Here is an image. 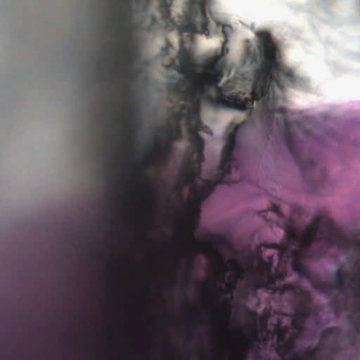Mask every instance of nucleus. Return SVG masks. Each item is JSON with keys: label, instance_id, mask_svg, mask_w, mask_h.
Returning a JSON list of instances; mask_svg holds the SVG:
<instances>
[{"label": "nucleus", "instance_id": "obj_1", "mask_svg": "<svg viewBox=\"0 0 360 360\" xmlns=\"http://www.w3.org/2000/svg\"><path fill=\"white\" fill-rule=\"evenodd\" d=\"M257 35L259 38L258 49L262 56V65L255 73L252 98H241L243 95L241 92L235 95H226V93L233 89V84L228 82L219 86L224 75L212 72L197 84L195 93L200 99L214 109L246 110L252 108L253 100L262 98V111L266 124L272 127L275 122L276 127L282 131L285 144L300 169L302 171H314L315 165L312 159H301L300 152L291 131V123L286 117V109L276 106L279 94H283L286 87L292 86L296 78L291 69L281 65L277 60L278 50L270 34L262 31L257 32Z\"/></svg>", "mask_w": 360, "mask_h": 360}, {"label": "nucleus", "instance_id": "obj_2", "mask_svg": "<svg viewBox=\"0 0 360 360\" xmlns=\"http://www.w3.org/2000/svg\"><path fill=\"white\" fill-rule=\"evenodd\" d=\"M340 336V330L337 326H330L321 330L319 343L315 347L306 348L302 354L294 352L295 338H290L285 341L283 335L278 336V342L284 343L279 345L277 354L283 360H354L353 355H346V350L337 343Z\"/></svg>", "mask_w": 360, "mask_h": 360}, {"label": "nucleus", "instance_id": "obj_3", "mask_svg": "<svg viewBox=\"0 0 360 360\" xmlns=\"http://www.w3.org/2000/svg\"><path fill=\"white\" fill-rule=\"evenodd\" d=\"M193 6L185 20L180 25V31L182 33L204 34L210 36L213 30L217 32L222 27L221 32L225 43H228L229 37L233 32V27L229 25H223L214 17L213 13L206 8V0H191Z\"/></svg>", "mask_w": 360, "mask_h": 360}, {"label": "nucleus", "instance_id": "obj_4", "mask_svg": "<svg viewBox=\"0 0 360 360\" xmlns=\"http://www.w3.org/2000/svg\"><path fill=\"white\" fill-rule=\"evenodd\" d=\"M176 120L185 121L190 135V142L194 148L193 153L197 154V159L203 160L204 140L198 134L202 122L199 118V105H195L193 108L188 105H182L180 110L175 114Z\"/></svg>", "mask_w": 360, "mask_h": 360}, {"label": "nucleus", "instance_id": "obj_5", "mask_svg": "<svg viewBox=\"0 0 360 360\" xmlns=\"http://www.w3.org/2000/svg\"><path fill=\"white\" fill-rule=\"evenodd\" d=\"M245 123H240L235 126L231 131L229 132L227 141L223 148L222 158L219 165V170L230 173L231 172V165H234L236 169L240 173L242 172L243 165L233 158V151L237 144V137Z\"/></svg>", "mask_w": 360, "mask_h": 360}, {"label": "nucleus", "instance_id": "obj_6", "mask_svg": "<svg viewBox=\"0 0 360 360\" xmlns=\"http://www.w3.org/2000/svg\"><path fill=\"white\" fill-rule=\"evenodd\" d=\"M321 227L320 221L317 220L311 226L307 227L304 230L302 233V237L295 231H290L287 233V238L292 245H300V248L305 249V250L310 251L311 244L320 240L318 235Z\"/></svg>", "mask_w": 360, "mask_h": 360}, {"label": "nucleus", "instance_id": "obj_7", "mask_svg": "<svg viewBox=\"0 0 360 360\" xmlns=\"http://www.w3.org/2000/svg\"><path fill=\"white\" fill-rule=\"evenodd\" d=\"M177 58L179 60L178 63L175 62H172V63L174 69L182 75H193L195 77L196 76L195 73L196 64L191 60L189 51L186 48L182 47L180 49Z\"/></svg>", "mask_w": 360, "mask_h": 360}, {"label": "nucleus", "instance_id": "obj_8", "mask_svg": "<svg viewBox=\"0 0 360 360\" xmlns=\"http://www.w3.org/2000/svg\"><path fill=\"white\" fill-rule=\"evenodd\" d=\"M356 297L360 298V295ZM356 310L360 313V302L356 304ZM352 324L354 327L353 330L347 333V338L348 339V345L353 352L352 354L349 355L354 356L355 359L354 360H355L356 359V352L360 347V315L352 321ZM346 355L348 354H346Z\"/></svg>", "mask_w": 360, "mask_h": 360}, {"label": "nucleus", "instance_id": "obj_9", "mask_svg": "<svg viewBox=\"0 0 360 360\" xmlns=\"http://www.w3.org/2000/svg\"><path fill=\"white\" fill-rule=\"evenodd\" d=\"M300 297L301 299L299 304L294 307L295 314L306 321L312 314L311 308L309 306L312 303V297L307 290H305Z\"/></svg>", "mask_w": 360, "mask_h": 360}, {"label": "nucleus", "instance_id": "obj_10", "mask_svg": "<svg viewBox=\"0 0 360 360\" xmlns=\"http://www.w3.org/2000/svg\"><path fill=\"white\" fill-rule=\"evenodd\" d=\"M230 173H226V172L218 169L215 174L214 179L203 180L204 187L207 193L210 194L214 192L216 186L219 184H230L231 183H237L238 181H231L230 179ZM240 180H238L240 181Z\"/></svg>", "mask_w": 360, "mask_h": 360}, {"label": "nucleus", "instance_id": "obj_11", "mask_svg": "<svg viewBox=\"0 0 360 360\" xmlns=\"http://www.w3.org/2000/svg\"><path fill=\"white\" fill-rule=\"evenodd\" d=\"M261 262L264 266V271L267 273L268 281H265L262 277L256 276L257 281L253 283V285L256 289L266 288L268 290H273L276 287V281L277 280L275 274L272 273L271 265L264 261H262Z\"/></svg>", "mask_w": 360, "mask_h": 360}, {"label": "nucleus", "instance_id": "obj_12", "mask_svg": "<svg viewBox=\"0 0 360 360\" xmlns=\"http://www.w3.org/2000/svg\"><path fill=\"white\" fill-rule=\"evenodd\" d=\"M203 160H190L188 165L185 166L186 173L182 176V178L189 182L193 183L195 179L200 174V166Z\"/></svg>", "mask_w": 360, "mask_h": 360}, {"label": "nucleus", "instance_id": "obj_13", "mask_svg": "<svg viewBox=\"0 0 360 360\" xmlns=\"http://www.w3.org/2000/svg\"><path fill=\"white\" fill-rule=\"evenodd\" d=\"M291 245L292 244L289 243L284 259L292 258V261H303L308 257L309 250H305L300 245H294L296 248H293Z\"/></svg>", "mask_w": 360, "mask_h": 360}, {"label": "nucleus", "instance_id": "obj_14", "mask_svg": "<svg viewBox=\"0 0 360 360\" xmlns=\"http://www.w3.org/2000/svg\"><path fill=\"white\" fill-rule=\"evenodd\" d=\"M274 292H278L280 294L285 292H290L295 295V297H300L305 290H303L297 283L284 284L278 287H275L273 289Z\"/></svg>", "mask_w": 360, "mask_h": 360}, {"label": "nucleus", "instance_id": "obj_15", "mask_svg": "<svg viewBox=\"0 0 360 360\" xmlns=\"http://www.w3.org/2000/svg\"><path fill=\"white\" fill-rule=\"evenodd\" d=\"M292 268L300 277L304 278L309 281H312V274L304 266L302 261H292Z\"/></svg>", "mask_w": 360, "mask_h": 360}, {"label": "nucleus", "instance_id": "obj_16", "mask_svg": "<svg viewBox=\"0 0 360 360\" xmlns=\"http://www.w3.org/2000/svg\"><path fill=\"white\" fill-rule=\"evenodd\" d=\"M175 112L174 114V119L176 121V124L169 129L167 134V139L170 141H179L182 138V129L180 124L181 121H177L175 118Z\"/></svg>", "mask_w": 360, "mask_h": 360}, {"label": "nucleus", "instance_id": "obj_17", "mask_svg": "<svg viewBox=\"0 0 360 360\" xmlns=\"http://www.w3.org/2000/svg\"><path fill=\"white\" fill-rule=\"evenodd\" d=\"M159 1V11L163 20L168 22L170 20L172 6L173 0H158Z\"/></svg>", "mask_w": 360, "mask_h": 360}, {"label": "nucleus", "instance_id": "obj_18", "mask_svg": "<svg viewBox=\"0 0 360 360\" xmlns=\"http://www.w3.org/2000/svg\"><path fill=\"white\" fill-rule=\"evenodd\" d=\"M225 61L221 56H214L210 64V72L224 75Z\"/></svg>", "mask_w": 360, "mask_h": 360}, {"label": "nucleus", "instance_id": "obj_19", "mask_svg": "<svg viewBox=\"0 0 360 360\" xmlns=\"http://www.w3.org/2000/svg\"><path fill=\"white\" fill-rule=\"evenodd\" d=\"M257 350V345L248 342L244 345L242 352H240L234 360H248V354L251 352H256Z\"/></svg>", "mask_w": 360, "mask_h": 360}, {"label": "nucleus", "instance_id": "obj_20", "mask_svg": "<svg viewBox=\"0 0 360 360\" xmlns=\"http://www.w3.org/2000/svg\"><path fill=\"white\" fill-rule=\"evenodd\" d=\"M348 276V272H342L341 269H338L334 275L335 283L333 285V288L334 290H339L340 291H342L344 290V278Z\"/></svg>", "mask_w": 360, "mask_h": 360}, {"label": "nucleus", "instance_id": "obj_21", "mask_svg": "<svg viewBox=\"0 0 360 360\" xmlns=\"http://www.w3.org/2000/svg\"><path fill=\"white\" fill-rule=\"evenodd\" d=\"M310 282L311 283L312 287L315 290H319L324 293L328 292L330 290H334L333 288V285L330 284L329 283H328L326 281H314L313 276H312V281Z\"/></svg>", "mask_w": 360, "mask_h": 360}, {"label": "nucleus", "instance_id": "obj_22", "mask_svg": "<svg viewBox=\"0 0 360 360\" xmlns=\"http://www.w3.org/2000/svg\"><path fill=\"white\" fill-rule=\"evenodd\" d=\"M287 242H283L280 243H271L269 247L279 251V256L281 259H283L285 257L286 251L288 250L289 241L286 238Z\"/></svg>", "mask_w": 360, "mask_h": 360}, {"label": "nucleus", "instance_id": "obj_23", "mask_svg": "<svg viewBox=\"0 0 360 360\" xmlns=\"http://www.w3.org/2000/svg\"><path fill=\"white\" fill-rule=\"evenodd\" d=\"M191 192L193 195L201 200H205L210 195V193H207L208 191L205 189L204 186H200L196 185L195 187L191 188Z\"/></svg>", "mask_w": 360, "mask_h": 360}, {"label": "nucleus", "instance_id": "obj_24", "mask_svg": "<svg viewBox=\"0 0 360 360\" xmlns=\"http://www.w3.org/2000/svg\"><path fill=\"white\" fill-rule=\"evenodd\" d=\"M129 44V40L126 39L124 41V44H118L116 45V48L120 55L123 56L124 61L125 63H130L131 62V57L125 54L124 48H126Z\"/></svg>", "mask_w": 360, "mask_h": 360}, {"label": "nucleus", "instance_id": "obj_25", "mask_svg": "<svg viewBox=\"0 0 360 360\" xmlns=\"http://www.w3.org/2000/svg\"><path fill=\"white\" fill-rule=\"evenodd\" d=\"M292 325L295 330L302 331L304 328L305 321L295 314Z\"/></svg>", "mask_w": 360, "mask_h": 360}, {"label": "nucleus", "instance_id": "obj_26", "mask_svg": "<svg viewBox=\"0 0 360 360\" xmlns=\"http://www.w3.org/2000/svg\"><path fill=\"white\" fill-rule=\"evenodd\" d=\"M171 150L172 145L170 143H167L165 145V149L159 152V155L165 159L168 154L170 153Z\"/></svg>", "mask_w": 360, "mask_h": 360}, {"label": "nucleus", "instance_id": "obj_27", "mask_svg": "<svg viewBox=\"0 0 360 360\" xmlns=\"http://www.w3.org/2000/svg\"><path fill=\"white\" fill-rule=\"evenodd\" d=\"M351 246L356 252V258L360 257V239L355 240Z\"/></svg>", "mask_w": 360, "mask_h": 360}, {"label": "nucleus", "instance_id": "obj_28", "mask_svg": "<svg viewBox=\"0 0 360 360\" xmlns=\"http://www.w3.org/2000/svg\"><path fill=\"white\" fill-rule=\"evenodd\" d=\"M226 44L227 43H225V40H224L221 47V53L218 56H221V58H224V57L229 53V49L227 48Z\"/></svg>", "mask_w": 360, "mask_h": 360}, {"label": "nucleus", "instance_id": "obj_29", "mask_svg": "<svg viewBox=\"0 0 360 360\" xmlns=\"http://www.w3.org/2000/svg\"><path fill=\"white\" fill-rule=\"evenodd\" d=\"M130 30L129 26H125L124 25H120L117 29V32L119 35L121 36L123 32H127Z\"/></svg>", "mask_w": 360, "mask_h": 360}, {"label": "nucleus", "instance_id": "obj_30", "mask_svg": "<svg viewBox=\"0 0 360 360\" xmlns=\"http://www.w3.org/2000/svg\"><path fill=\"white\" fill-rule=\"evenodd\" d=\"M275 276L276 278V280L277 281H284L286 278V273L283 271V272H278L276 274H275Z\"/></svg>", "mask_w": 360, "mask_h": 360}, {"label": "nucleus", "instance_id": "obj_31", "mask_svg": "<svg viewBox=\"0 0 360 360\" xmlns=\"http://www.w3.org/2000/svg\"><path fill=\"white\" fill-rule=\"evenodd\" d=\"M247 311H248L250 314V318L252 320H255L257 317V313L255 311L250 310V309L247 308Z\"/></svg>", "mask_w": 360, "mask_h": 360}, {"label": "nucleus", "instance_id": "obj_32", "mask_svg": "<svg viewBox=\"0 0 360 360\" xmlns=\"http://www.w3.org/2000/svg\"><path fill=\"white\" fill-rule=\"evenodd\" d=\"M190 239L192 242L193 243H198V244H200V241L199 240L198 238H197L195 235H193V233H191L190 235Z\"/></svg>", "mask_w": 360, "mask_h": 360}, {"label": "nucleus", "instance_id": "obj_33", "mask_svg": "<svg viewBox=\"0 0 360 360\" xmlns=\"http://www.w3.org/2000/svg\"><path fill=\"white\" fill-rule=\"evenodd\" d=\"M129 11L128 9H127V10L124 11L120 18L122 20H127L129 18Z\"/></svg>", "mask_w": 360, "mask_h": 360}, {"label": "nucleus", "instance_id": "obj_34", "mask_svg": "<svg viewBox=\"0 0 360 360\" xmlns=\"http://www.w3.org/2000/svg\"><path fill=\"white\" fill-rule=\"evenodd\" d=\"M354 266L359 269V272L360 271V257L355 258Z\"/></svg>", "mask_w": 360, "mask_h": 360}, {"label": "nucleus", "instance_id": "obj_35", "mask_svg": "<svg viewBox=\"0 0 360 360\" xmlns=\"http://www.w3.org/2000/svg\"><path fill=\"white\" fill-rule=\"evenodd\" d=\"M154 140H155V141L156 143H162V139H161V138H160V136H155L154 137Z\"/></svg>", "mask_w": 360, "mask_h": 360}, {"label": "nucleus", "instance_id": "obj_36", "mask_svg": "<svg viewBox=\"0 0 360 360\" xmlns=\"http://www.w3.org/2000/svg\"><path fill=\"white\" fill-rule=\"evenodd\" d=\"M212 239L214 240H219L221 239V236L218 234H214L212 235Z\"/></svg>", "mask_w": 360, "mask_h": 360}, {"label": "nucleus", "instance_id": "obj_37", "mask_svg": "<svg viewBox=\"0 0 360 360\" xmlns=\"http://www.w3.org/2000/svg\"><path fill=\"white\" fill-rule=\"evenodd\" d=\"M119 70L120 72H124V74H126V75H127V71H128V70H127V68H124L120 69V70Z\"/></svg>", "mask_w": 360, "mask_h": 360}, {"label": "nucleus", "instance_id": "obj_38", "mask_svg": "<svg viewBox=\"0 0 360 360\" xmlns=\"http://www.w3.org/2000/svg\"><path fill=\"white\" fill-rule=\"evenodd\" d=\"M255 334H256V336H257V335H258V334H257V331H255ZM255 340L256 342H259V340H258L257 337H256V338H255Z\"/></svg>", "mask_w": 360, "mask_h": 360}, {"label": "nucleus", "instance_id": "obj_39", "mask_svg": "<svg viewBox=\"0 0 360 360\" xmlns=\"http://www.w3.org/2000/svg\"><path fill=\"white\" fill-rule=\"evenodd\" d=\"M189 264H190V265H193V260H192V261H191V262H189Z\"/></svg>", "mask_w": 360, "mask_h": 360}, {"label": "nucleus", "instance_id": "obj_40", "mask_svg": "<svg viewBox=\"0 0 360 360\" xmlns=\"http://www.w3.org/2000/svg\"><path fill=\"white\" fill-rule=\"evenodd\" d=\"M231 264H236V261H232V262H231Z\"/></svg>", "mask_w": 360, "mask_h": 360}, {"label": "nucleus", "instance_id": "obj_41", "mask_svg": "<svg viewBox=\"0 0 360 360\" xmlns=\"http://www.w3.org/2000/svg\"><path fill=\"white\" fill-rule=\"evenodd\" d=\"M129 111H130V112H131V113L134 112L133 109H131V108H130V109H129Z\"/></svg>", "mask_w": 360, "mask_h": 360}, {"label": "nucleus", "instance_id": "obj_42", "mask_svg": "<svg viewBox=\"0 0 360 360\" xmlns=\"http://www.w3.org/2000/svg\"><path fill=\"white\" fill-rule=\"evenodd\" d=\"M153 21H155V17H153Z\"/></svg>", "mask_w": 360, "mask_h": 360}]
</instances>
